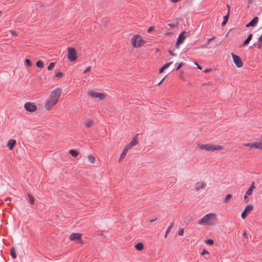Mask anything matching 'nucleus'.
Masks as SVG:
<instances>
[{"label": "nucleus", "mask_w": 262, "mask_h": 262, "mask_svg": "<svg viewBox=\"0 0 262 262\" xmlns=\"http://www.w3.org/2000/svg\"><path fill=\"white\" fill-rule=\"evenodd\" d=\"M216 215L213 213L207 214L202 218L198 224L200 225L212 226L216 224L217 222Z\"/></svg>", "instance_id": "obj_1"}, {"label": "nucleus", "mask_w": 262, "mask_h": 262, "mask_svg": "<svg viewBox=\"0 0 262 262\" xmlns=\"http://www.w3.org/2000/svg\"><path fill=\"white\" fill-rule=\"evenodd\" d=\"M199 149L201 150H205L206 151H215V150H223L224 149L223 146L220 145H216L212 144H199Z\"/></svg>", "instance_id": "obj_2"}, {"label": "nucleus", "mask_w": 262, "mask_h": 262, "mask_svg": "<svg viewBox=\"0 0 262 262\" xmlns=\"http://www.w3.org/2000/svg\"><path fill=\"white\" fill-rule=\"evenodd\" d=\"M132 45L134 47L139 48L143 45L144 41L139 35H135L132 39Z\"/></svg>", "instance_id": "obj_3"}, {"label": "nucleus", "mask_w": 262, "mask_h": 262, "mask_svg": "<svg viewBox=\"0 0 262 262\" xmlns=\"http://www.w3.org/2000/svg\"><path fill=\"white\" fill-rule=\"evenodd\" d=\"M61 89L59 88H56L50 93L49 98L54 100H56V101L58 102L61 95Z\"/></svg>", "instance_id": "obj_4"}, {"label": "nucleus", "mask_w": 262, "mask_h": 262, "mask_svg": "<svg viewBox=\"0 0 262 262\" xmlns=\"http://www.w3.org/2000/svg\"><path fill=\"white\" fill-rule=\"evenodd\" d=\"M68 58L70 61H74L77 59V52L74 48H68Z\"/></svg>", "instance_id": "obj_5"}, {"label": "nucleus", "mask_w": 262, "mask_h": 262, "mask_svg": "<svg viewBox=\"0 0 262 262\" xmlns=\"http://www.w3.org/2000/svg\"><path fill=\"white\" fill-rule=\"evenodd\" d=\"M188 33L185 31H183L181 33H180L177 38L176 47L178 48L179 46L182 44L184 40H185L186 37L187 36Z\"/></svg>", "instance_id": "obj_6"}, {"label": "nucleus", "mask_w": 262, "mask_h": 262, "mask_svg": "<svg viewBox=\"0 0 262 262\" xmlns=\"http://www.w3.org/2000/svg\"><path fill=\"white\" fill-rule=\"evenodd\" d=\"M88 94L93 98H97L100 100H103L105 98V95L101 93L96 92L93 91H89Z\"/></svg>", "instance_id": "obj_7"}, {"label": "nucleus", "mask_w": 262, "mask_h": 262, "mask_svg": "<svg viewBox=\"0 0 262 262\" xmlns=\"http://www.w3.org/2000/svg\"><path fill=\"white\" fill-rule=\"evenodd\" d=\"M231 56L233 58V62L235 64L236 67L237 68H241L243 65V63L241 58L238 56L234 54L233 53H231Z\"/></svg>", "instance_id": "obj_8"}, {"label": "nucleus", "mask_w": 262, "mask_h": 262, "mask_svg": "<svg viewBox=\"0 0 262 262\" xmlns=\"http://www.w3.org/2000/svg\"><path fill=\"white\" fill-rule=\"evenodd\" d=\"M57 103V101L56 100H54L49 98L45 104V107L47 110H50Z\"/></svg>", "instance_id": "obj_9"}, {"label": "nucleus", "mask_w": 262, "mask_h": 262, "mask_svg": "<svg viewBox=\"0 0 262 262\" xmlns=\"http://www.w3.org/2000/svg\"><path fill=\"white\" fill-rule=\"evenodd\" d=\"M25 109L29 112H33L36 110V106L33 103L27 102L24 106Z\"/></svg>", "instance_id": "obj_10"}, {"label": "nucleus", "mask_w": 262, "mask_h": 262, "mask_svg": "<svg viewBox=\"0 0 262 262\" xmlns=\"http://www.w3.org/2000/svg\"><path fill=\"white\" fill-rule=\"evenodd\" d=\"M206 187V183L203 181H200L195 184V189L199 191L200 189H205Z\"/></svg>", "instance_id": "obj_11"}, {"label": "nucleus", "mask_w": 262, "mask_h": 262, "mask_svg": "<svg viewBox=\"0 0 262 262\" xmlns=\"http://www.w3.org/2000/svg\"><path fill=\"white\" fill-rule=\"evenodd\" d=\"M260 143H246L244 144L245 146L249 147L250 148H255L256 149L259 148Z\"/></svg>", "instance_id": "obj_12"}, {"label": "nucleus", "mask_w": 262, "mask_h": 262, "mask_svg": "<svg viewBox=\"0 0 262 262\" xmlns=\"http://www.w3.org/2000/svg\"><path fill=\"white\" fill-rule=\"evenodd\" d=\"M81 234L76 233L71 234L69 238L71 241L80 240L81 239Z\"/></svg>", "instance_id": "obj_13"}, {"label": "nucleus", "mask_w": 262, "mask_h": 262, "mask_svg": "<svg viewBox=\"0 0 262 262\" xmlns=\"http://www.w3.org/2000/svg\"><path fill=\"white\" fill-rule=\"evenodd\" d=\"M258 18L257 17H255L252 20L246 25L247 27L255 26L258 23Z\"/></svg>", "instance_id": "obj_14"}, {"label": "nucleus", "mask_w": 262, "mask_h": 262, "mask_svg": "<svg viewBox=\"0 0 262 262\" xmlns=\"http://www.w3.org/2000/svg\"><path fill=\"white\" fill-rule=\"evenodd\" d=\"M16 142L15 140L10 139L8 141L7 146L10 150H12L15 145Z\"/></svg>", "instance_id": "obj_15"}, {"label": "nucleus", "mask_w": 262, "mask_h": 262, "mask_svg": "<svg viewBox=\"0 0 262 262\" xmlns=\"http://www.w3.org/2000/svg\"><path fill=\"white\" fill-rule=\"evenodd\" d=\"M252 37V34H250L248 35V36L247 38V39L244 41L243 44L241 45V47H242V46H244L247 45L249 43L250 41L251 40Z\"/></svg>", "instance_id": "obj_16"}, {"label": "nucleus", "mask_w": 262, "mask_h": 262, "mask_svg": "<svg viewBox=\"0 0 262 262\" xmlns=\"http://www.w3.org/2000/svg\"><path fill=\"white\" fill-rule=\"evenodd\" d=\"M253 208V207L252 205H251V204L247 205L245 208L244 211L248 214L251 211Z\"/></svg>", "instance_id": "obj_17"}, {"label": "nucleus", "mask_w": 262, "mask_h": 262, "mask_svg": "<svg viewBox=\"0 0 262 262\" xmlns=\"http://www.w3.org/2000/svg\"><path fill=\"white\" fill-rule=\"evenodd\" d=\"M229 16V10H228V14L224 17V20L222 23V26H224L226 24V23H227V21L228 20Z\"/></svg>", "instance_id": "obj_18"}, {"label": "nucleus", "mask_w": 262, "mask_h": 262, "mask_svg": "<svg viewBox=\"0 0 262 262\" xmlns=\"http://www.w3.org/2000/svg\"><path fill=\"white\" fill-rule=\"evenodd\" d=\"M94 124V122L93 120H87L85 122V125L87 127H91Z\"/></svg>", "instance_id": "obj_19"}, {"label": "nucleus", "mask_w": 262, "mask_h": 262, "mask_svg": "<svg viewBox=\"0 0 262 262\" xmlns=\"http://www.w3.org/2000/svg\"><path fill=\"white\" fill-rule=\"evenodd\" d=\"M144 245L142 243H138L135 245V248L138 250H142L143 249Z\"/></svg>", "instance_id": "obj_20"}, {"label": "nucleus", "mask_w": 262, "mask_h": 262, "mask_svg": "<svg viewBox=\"0 0 262 262\" xmlns=\"http://www.w3.org/2000/svg\"><path fill=\"white\" fill-rule=\"evenodd\" d=\"M10 253H11V255L12 256L13 258H14V259L16 258V250L14 247L11 248V249L10 250Z\"/></svg>", "instance_id": "obj_21"}, {"label": "nucleus", "mask_w": 262, "mask_h": 262, "mask_svg": "<svg viewBox=\"0 0 262 262\" xmlns=\"http://www.w3.org/2000/svg\"><path fill=\"white\" fill-rule=\"evenodd\" d=\"M69 153L73 157H76L78 155V152L74 149H71L69 151Z\"/></svg>", "instance_id": "obj_22"}, {"label": "nucleus", "mask_w": 262, "mask_h": 262, "mask_svg": "<svg viewBox=\"0 0 262 262\" xmlns=\"http://www.w3.org/2000/svg\"><path fill=\"white\" fill-rule=\"evenodd\" d=\"M129 144L132 147L136 145L137 144V136L135 137Z\"/></svg>", "instance_id": "obj_23"}, {"label": "nucleus", "mask_w": 262, "mask_h": 262, "mask_svg": "<svg viewBox=\"0 0 262 262\" xmlns=\"http://www.w3.org/2000/svg\"><path fill=\"white\" fill-rule=\"evenodd\" d=\"M127 152V151H126V149H123L122 152L121 153V154L120 155V158L119 160V162H120L121 161V160L122 159H123L126 156Z\"/></svg>", "instance_id": "obj_24"}, {"label": "nucleus", "mask_w": 262, "mask_h": 262, "mask_svg": "<svg viewBox=\"0 0 262 262\" xmlns=\"http://www.w3.org/2000/svg\"><path fill=\"white\" fill-rule=\"evenodd\" d=\"M173 225H174V223L172 222V223H171L170 225L168 227V228L167 229L166 231V234L165 235V237H167V234L170 232L171 229L173 227Z\"/></svg>", "instance_id": "obj_25"}, {"label": "nucleus", "mask_w": 262, "mask_h": 262, "mask_svg": "<svg viewBox=\"0 0 262 262\" xmlns=\"http://www.w3.org/2000/svg\"><path fill=\"white\" fill-rule=\"evenodd\" d=\"M36 66L39 68H42L43 67V63L42 61L39 60L36 62Z\"/></svg>", "instance_id": "obj_26"}, {"label": "nucleus", "mask_w": 262, "mask_h": 262, "mask_svg": "<svg viewBox=\"0 0 262 262\" xmlns=\"http://www.w3.org/2000/svg\"><path fill=\"white\" fill-rule=\"evenodd\" d=\"M28 196L29 199L30 203L31 204H33L34 203V199L33 198V196L31 194L29 193L28 194Z\"/></svg>", "instance_id": "obj_27"}, {"label": "nucleus", "mask_w": 262, "mask_h": 262, "mask_svg": "<svg viewBox=\"0 0 262 262\" xmlns=\"http://www.w3.org/2000/svg\"><path fill=\"white\" fill-rule=\"evenodd\" d=\"M88 159L92 163H94L95 161V158L92 155H89Z\"/></svg>", "instance_id": "obj_28"}, {"label": "nucleus", "mask_w": 262, "mask_h": 262, "mask_svg": "<svg viewBox=\"0 0 262 262\" xmlns=\"http://www.w3.org/2000/svg\"><path fill=\"white\" fill-rule=\"evenodd\" d=\"M55 66V63L54 62H51L49 65L48 66V70H51L53 69Z\"/></svg>", "instance_id": "obj_29"}, {"label": "nucleus", "mask_w": 262, "mask_h": 262, "mask_svg": "<svg viewBox=\"0 0 262 262\" xmlns=\"http://www.w3.org/2000/svg\"><path fill=\"white\" fill-rule=\"evenodd\" d=\"M231 196H232V195L230 194H228L226 195V196L225 198V202H228L231 199Z\"/></svg>", "instance_id": "obj_30"}, {"label": "nucleus", "mask_w": 262, "mask_h": 262, "mask_svg": "<svg viewBox=\"0 0 262 262\" xmlns=\"http://www.w3.org/2000/svg\"><path fill=\"white\" fill-rule=\"evenodd\" d=\"M253 190L251 188H249V189L246 192V195H250L252 193Z\"/></svg>", "instance_id": "obj_31"}, {"label": "nucleus", "mask_w": 262, "mask_h": 262, "mask_svg": "<svg viewBox=\"0 0 262 262\" xmlns=\"http://www.w3.org/2000/svg\"><path fill=\"white\" fill-rule=\"evenodd\" d=\"M172 63V62H169L164 64L163 67L166 69L167 68H168L170 66V65Z\"/></svg>", "instance_id": "obj_32"}, {"label": "nucleus", "mask_w": 262, "mask_h": 262, "mask_svg": "<svg viewBox=\"0 0 262 262\" xmlns=\"http://www.w3.org/2000/svg\"><path fill=\"white\" fill-rule=\"evenodd\" d=\"M247 214H248L244 211V212H243L241 214L242 218L243 219H245L246 217Z\"/></svg>", "instance_id": "obj_33"}, {"label": "nucleus", "mask_w": 262, "mask_h": 262, "mask_svg": "<svg viewBox=\"0 0 262 262\" xmlns=\"http://www.w3.org/2000/svg\"><path fill=\"white\" fill-rule=\"evenodd\" d=\"M26 64L29 66V67H30L32 65V63H31V61L30 60L28 59H27L26 60Z\"/></svg>", "instance_id": "obj_34"}, {"label": "nucleus", "mask_w": 262, "mask_h": 262, "mask_svg": "<svg viewBox=\"0 0 262 262\" xmlns=\"http://www.w3.org/2000/svg\"><path fill=\"white\" fill-rule=\"evenodd\" d=\"M206 243L208 244L209 245H212L213 243V241L212 239H208L206 241Z\"/></svg>", "instance_id": "obj_35"}, {"label": "nucleus", "mask_w": 262, "mask_h": 262, "mask_svg": "<svg viewBox=\"0 0 262 262\" xmlns=\"http://www.w3.org/2000/svg\"><path fill=\"white\" fill-rule=\"evenodd\" d=\"M63 73L62 72H58L56 73V76L58 78H61L63 76Z\"/></svg>", "instance_id": "obj_36"}, {"label": "nucleus", "mask_w": 262, "mask_h": 262, "mask_svg": "<svg viewBox=\"0 0 262 262\" xmlns=\"http://www.w3.org/2000/svg\"><path fill=\"white\" fill-rule=\"evenodd\" d=\"M132 146L130 145L129 144L126 145L124 147V149H126V151H127Z\"/></svg>", "instance_id": "obj_37"}, {"label": "nucleus", "mask_w": 262, "mask_h": 262, "mask_svg": "<svg viewBox=\"0 0 262 262\" xmlns=\"http://www.w3.org/2000/svg\"><path fill=\"white\" fill-rule=\"evenodd\" d=\"M178 234L180 236H182L184 234V229H181L179 230V232H178Z\"/></svg>", "instance_id": "obj_38"}, {"label": "nucleus", "mask_w": 262, "mask_h": 262, "mask_svg": "<svg viewBox=\"0 0 262 262\" xmlns=\"http://www.w3.org/2000/svg\"><path fill=\"white\" fill-rule=\"evenodd\" d=\"M91 69V67H88L83 72V73L84 74H85L88 72H89V71H90Z\"/></svg>", "instance_id": "obj_39"}, {"label": "nucleus", "mask_w": 262, "mask_h": 262, "mask_svg": "<svg viewBox=\"0 0 262 262\" xmlns=\"http://www.w3.org/2000/svg\"><path fill=\"white\" fill-rule=\"evenodd\" d=\"M183 65V63L182 62L180 63L177 68H176V70H178L180 68L182 67Z\"/></svg>", "instance_id": "obj_40"}, {"label": "nucleus", "mask_w": 262, "mask_h": 262, "mask_svg": "<svg viewBox=\"0 0 262 262\" xmlns=\"http://www.w3.org/2000/svg\"><path fill=\"white\" fill-rule=\"evenodd\" d=\"M154 30V27H150L148 29V33H150L152 30Z\"/></svg>", "instance_id": "obj_41"}, {"label": "nucleus", "mask_w": 262, "mask_h": 262, "mask_svg": "<svg viewBox=\"0 0 262 262\" xmlns=\"http://www.w3.org/2000/svg\"><path fill=\"white\" fill-rule=\"evenodd\" d=\"M254 188H255L254 182H252L251 186H250V187L249 188H251V189L253 190Z\"/></svg>", "instance_id": "obj_42"}, {"label": "nucleus", "mask_w": 262, "mask_h": 262, "mask_svg": "<svg viewBox=\"0 0 262 262\" xmlns=\"http://www.w3.org/2000/svg\"><path fill=\"white\" fill-rule=\"evenodd\" d=\"M165 69L162 66L159 70V73H162Z\"/></svg>", "instance_id": "obj_43"}, {"label": "nucleus", "mask_w": 262, "mask_h": 262, "mask_svg": "<svg viewBox=\"0 0 262 262\" xmlns=\"http://www.w3.org/2000/svg\"><path fill=\"white\" fill-rule=\"evenodd\" d=\"M206 253H208V252L206 250H203L201 252V255H204Z\"/></svg>", "instance_id": "obj_44"}, {"label": "nucleus", "mask_w": 262, "mask_h": 262, "mask_svg": "<svg viewBox=\"0 0 262 262\" xmlns=\"http://www.w3.org/2000/svg\"><path fill=\"white\" fill-rule=\"evenodd\" d=\"M258 42H262V35L259 36L258 39Z\"/></svg>", "instance_id": "obj_45"}, {"label": "nucleus", "mask_w": 262, "mask_h": 262, "mask_svg": "<svg viewBox=\"0 0 262 262\" xmlns=\"http://www.w3.org/2000/svg\"><path fill=\"white\" fill-rule=\"evenodd\" d=\"M261 47V42H258L257 47L260 49Z\"/></svg>", "instance_id": "obj_46"}, {"label": "nucleus", "mask_w": 262, "mask_h": 262, "mask_svg": "<svg viewBox=\"0 0 262 262\" xmlns=\"http://www.w3.org/2000/svg\"><path fill=\"white\" fill-rule=\"evenodd\" d=\"M195 64L197 66L198 68L200 70H202V67L198 64L197 63L195 62Z\"/></svg>", "instance_id": "obj_47"}, {"label": "nucleus", "mask_w": 262, "mask_h": 262, "mask_svg": "<svg viewBox=\"0 0 262 262\" xmlns=\"http://www.w3.org/2000/svg\"><path fill=\"white\" fill-rule=\"evenodd\" d=\"M214 39L213 37L212 38H209L208 40V42H207V43H209L212 40H213Z\"/></svg>", "instance_id": "obj_48"}, {"label": "nucleus", "mask_w": 262, "mask_h": 262, "mask_svg": "<svg viewBox=\"0 0 262 262\" xmlns=\"http://www.w3.org/2000/svg\"><path fill=\"white\" fill-rule=\"evenodd\" d=\"M210 69H206V70L204 71V72H205V73H208V72H210Z\"/></svg>", "instance_id": "obj_49"}, {"label": "nucleus", "mask_w": 262, "mask_h": 262, "mask_svg": "<svg viewBox=\"0 0 262 262\" xmlns=\"http://www.w3.org/2000/svg\"><path fill=\"white\" fill-rule=\"evenodd\" d=\"M165 77H164L159 83H158V84H160L164 80V79H165Z\"/></svg>", "instance_id": "obj_50"}, {"label": "nucleus", "mask_w": 262, "mask_h": 262, "mask_svg": "<svg viewBox=\"0 0 262 262\" xmlns=\"http://www.w3.org/2000/svg\"><path fill=\"white\" fill-rule=\"evenodd\" d=\"M257 140L259 142H262V138H259V139H257Z\"/></svg>", "instance_id": "obj_51"}, {"label": "nucleus", "mask_w": 262, "mask_h": 262, "mask_svg": "<svg viewBox=\"0 0 262 262\" xmlns=\"http://www.w3.org/2000/svg\"><path fill=\"white\" fill-rule=\"evenodd\" d=\"M156 220V219L150 220L149 222H150V223H152V222H155Z\"/></svg>", "instance_id": "obj_52"}, {"label": "nucleus", "mask_w": 262, "mask_h": 262, "mask_svg": "<svg viewBox=\"0 0 262 262\" xmlns=\"http://www.w3.org/2000/svg\"><path fill=\"white\" fill-rule=\"evenodd\" d=\"M259 149H262V143H260V145H259Z\"/></svg>", "instance_id": "obj_53"}, {"label": "nucleus", "mask_w": 262, "mask_h": 262, "mask_svg": "<svg viewBox=\"0 0 262 262\" xmlns=\"http://www.w3.org/2000/svg\"><path fill=\"white\" fill-rule=\"evenodd\" d=\"M244 236H245V238H247V234H246V233L245 232L243 234Z\"/></svg>", "instance_id": "obj_54"}, {"label": "nucleus", "mask_w": 262, "mask_h": 262, "mask_svg": "<svg viewBox=\"0 0 262 262\" xmlns=\"http://www.w3.org/2000/svg\"><path fill=\"white\" fill-rule=\"evenodd\" d=\"M248 195H246V193L245 194V196H244V198L245 199H246L247 198Z\"/></svg>", "instance_id": "obj_55"}, {"label": "nucleus", "mask_w": 262, "mask_h": 262, "mask_svg": "<svg viewBox=\"0 0 262 262\" xmlns=\"http://www.w3.org/2000/svg\"><path fill=\"white\" fill-rule=\"evenodd\" d=\"M169 26H170L171 27L173 26V25H169Z\"/></svg>", "instance_id": "obj_56"}, {"label": "nucleus", "mask_w": 262, "mask_h": 262, "mask_svg": "<svg viewBox=\"0 0 262 262\" xmlns=\"http://www.w3.org/2000/svg\"><path fill=\"white\" fill-rule=\"evenodd\" d=\"M2 13V11H0V14Z\"/></svg>", "instance_id": "obj_57"}]
</instances>
